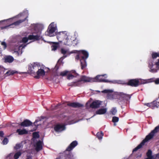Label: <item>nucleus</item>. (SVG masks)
I'll return each instance as SVG.
<instances>
[{"label": "nucleus", "mask_w": 159, "mask_h": 159, "mask_svg": "<svg viewBox=\"0 0 159 159\" xmlns=\"http://www.w3.org/2000/svg\"><path fill=\"white\" fill-rule=\"evenodd\" d=\"M67 79L69 80L73 79L75 76L71 74H67Z\"/></svg>", "instance_id": "473e14b6"}, {"label": "nucleus", "mask_w": 159, "mask_h": 159, "mask_svg": "<svg viewBox=\"0 0 159 159\" xmlns=\"http://www.w3.org/2000/svg\"><path fill=\"white\" fill-rule=\"evenodd\" d=\"M35 150L37 152H39L43 149L42 142L39 140L36 143L35 145Z\"/></svg>", "instance_id": "f3484780"}, {"label": "nucleus", "mask_w": 159, "mask_h": 159, "mask_svg": "<svg viewBox=\"0 0 159 159\" xmlns=\"http://www.w3.org/2000/svg\"><path fill=\"white\" fill-rule=\"evenodd\" d=\"M67 102V105L68 106L73 108H79L83 106V104L77 102Z\"/></svg>", "instance_id": "4468645a"}, {"label": "nucleus", "mask_w": 159, "mask_h": 159, "mask_svg": "<svg viewBox=\"0 0 159 159\" xmlns=\"http://www.w3.org/2000/svg\"><path fill=\"white\" fill-rule=\"evenodd\" d=\"M104 75H98L94 78H92L93 82H107L108 81L104 79H103V77L104 76Z\"/></svg>", "instance_id": "ddd939ff"}, {"label": "nucleus", "mask_w": 159, "mask_h": 159, "mask_svg": "<svg viewBox=\"0 0 159 159\" xmlns=\"http://www.w3.org/2000/svg\"><path fill=\"white\" fill-rule=\"evenodd\" d=\"M78 144L77 142L76 141H73L66 148L64 152L66 154L62 159L59 157L56 159H74L73 156L70 152Z\"/></svg>", "instance_id": "20e7f679"}, {"label": "nucleus", "mask_w": 159, "mask_h": 159, "mask_svg": "<svg viewBox=\"0 0 159 159\" xmlns=\"http://www.w3.org/2000/svg\"><path fill=\"white\" fill-rule=\"evenodd\" d=\"M88 52L84 50L80 51L76 56V59L79 60L80 61L81 69H84L87 66L86 60L89 57Z\"/></svg>", "instance_id": "7ed1b4c3"}, {"label": "nucleus", "mask_w": 159, "mask_h": 159, "mask_svg": "<svg viewBox=\"0 0 159 159\" xmlns=\"http://www.w3.org/2000/svg\"><path fill=\"white\" fill-rule=\"evenodd\" d=\"M53 44L51 46L52 50L55 51L58 47V44L57 43H53Z\"/></svg>", "instance_id": "b1692460"}, {"label": "nucleus", "mask_w": 159, "mask_h": 159, "mask_svg": "<svg viewBox=\"0 0 159 159\" xmlns=\"http://www.w3.org/2000/svg\"><path fill=\"white\" fill-rule=\"evenodd\" d=\"M159 57V53L153 52L152 54V57L153 59H155L157 57Z\"/></svg>", "instance_id": "a878e982"}, {"label": "nucleus", "mask_w": 159, "mask_h": 159, "mask_svg": "<svg viewBox=\"0 0 159 159\" xmlns=\"http://www.w3.org/2000/svg\"><path fill=\"white\" fill-rule=\"evenodd\" d=\"M33 137L34 138H39V136L38 133L37 132L33 133Z\"/></svg>", "instance_id": "f704fd0d"}, {"label": "nucleus", "mask_w": 159, "mask_h": 159, "mask_svg": "<svg viewBox=\"0 0 159 159\" xmlns=\"http://www.w3.org/2000/svg\"><path fill=\"white\" fill-rule=\"evenodd\" d=\"M27 16L23 20H18L16 22H14L12 24H11L10 25H19L20 23H22V22L25 21L26 18H27Z\"/></svg>", "instance_id": "4be33fe9"}, {"label": "nucleus", "mask_w": 159, "mask_h": 159, "mask_svg": "<svg viewBox=\"0 0 159 159\" xmlns=\"http://www.w3.org/2000/svg\"><path fill=\"white\" fill-rule=\"evenodd\" d=\"M66 129L65 125L63 124H58L55 125L54 127V131L57 133H60Z\"/></svg>", "instance_id": "9d476101"}, {"label": "nucleus", "mask_w": 159, "mask_h": 159, "mask_svg": "<svg viewBox=\"0 0 159 159\" xmlns=\"http://www.w3.org/2000/svg\"><path fill=\"white\" fill-rule=\"evenodd\" d=\"M21 153L20 152H18L16 153L14 156L15 159H18L19 157L21 155Z\"/></svg>", "instance_id": "c85d7f7f"}, {"label": "nucleus", "mask_w": 159, "mask_h": 159, "mask_svg": "<svg viewBox=\"0 0 159 159\" xmlns=\"http://www.w3.org/2000/svg\"><path fill=\"white\" fill-rule=\"evenodd\" d=\"M155 64L157 66V67L159 68V59L158 60V61L155 63Z\"/></svg>", "instance_id": "79ce46f5"}, {"label": "nucleus", "mask_w": 159, "mask_h": 159, "mask_svg": "<svg viewBox=\"0 0 159 159\" xmlns=\"http://www.w3.org/2000/svg\"><path fill=\"white\" fill-rule=\"evenodd\" d=\"M14 60V58L11 56H7L5 58V62L11 63Z\"/></svg>", "instance_id": "a211bd4d"}, {"label": "nucleus", "mask_w": 159, "mask_h": 159, "mask_svg": "<svg viewBox=\"0 0 159 159\" xmlns=\"http://www.w3.org/2000/svg\"><path fill=\"white\" fill-rule=\"evenodd\" d=\"M1 67V66H0V68Z\"/></svg>", "instance_id": "864d4df0"}, {"label": "nucleus", "mask_w": 159, "mask_h": 159, "mask_svg": "<svg viewBox=\"0 0 159 159\" xmlns=\"http://www.w3.org/2000/svg\"><path fill=\"white\" fill-rule=\"evenodd\" d=\"M69 72V71L67 70H65L61 72L60 74V75L64 76L67 75Z\"/></svg>", "instance_id": "c756f323"}, {"label": "nucleus", "mask_w": 159, "mask_h": 159, "mask_svg": "<svg viewBox=\"0 0 159 159\" xmlns=\"http://www.w3.org/2000/svg\"><path fill=\"white\" fill-rule=\"evenodd\" d=\"M16 133H18V134L22 135L28 134V131L25 129H18L16 131Z\"/></svg>", "instance_id": "aec40b11"}, {"label": "nucleus", "mask_w": 159, "mask_h": 159, "mask_svg": "<svg viewBox=\"0 0 159 159\" xmlns=\"http://www.w3.org/2000/svg\"><path fill=\"white\" fill-rule=\"evenodd\" d=\"M57 38L59 41L61 43L67 39V35L65 32H59L57 34Z\"/></svg>", "instance_id": "1a4fd4ad"}, {"label": "nucleus", "mask_w": 159, "mask_h": 159, "mask_svg": "<svg viewBox=\"0 0 159 159\" xmlns=\"http://www.w3.org/2000/svg\"><path fill=\"white\" fill-rule=\"evenodd\" d=\"M117 112L116 107L112 108L110 111V113L112 115H115Z\"/></svg>", "instance_id": "bb28decb"}, {"label": "nucleus", "mask_w": 159, "mask_h": 159, "mask_svg": "<svg viewBox=\"0 0 159 159\" xmlns=\"http://www.w3.org/2000/svg\"><path fill=\"white\" fill-rule=\"evenodd\" d=\"M14 125H20L23 127H28L31 125H32L33 123L29 120L25 119L24 120L23 122L19 123H13Z\"/></svg>", "instance_id": "f8f14e48"}, {"label": "nucleus", "mask_w": 159, "mask_h": 159, "mask_svg": "<svg viewBox=\"0 0 159 159\" xmlns=\"http://www.w3.org/2000/svg\"><path fill=\"white\" fill-rule=\"evenodd\" d=\"M104 135L103 133L102 132H98L97 134V137L98 138V139L100 140L102 139V137Z\"/></svg>", "instance_id": "393cba45"}, {"label": "nucleus", "mask_w": 159, "mask_h": 159, "mask_svg": "<svg viewBox=\"0 0 159 159\" xmlns=\"http://www.w3.org/2000/svg\"><path fill=\"white\" fill-rule=\"evenodd\" d=\"M155 159H159V153H157L156 155Z\"/></svg>", "instance_id": "49530a36"}, {"label": "nucleus", "mask_w": 159, "mask_h": 159, "mask_svg": "<svg viewBox=\"0 0 159 159\" xmlns=\"http://www.w3.org/2000/svg\"><path fill=\"white\" fill-rule=\"evenodd\" d=\"M26 159H32V157L30 155H27Z\"/></svg>", "instance_id": "de8ad7c7"}, {"label": "nucleus", "mask_w": 159, "mask_h": 159, "mask_svg": "<svg viewBox=\"0 0 159 159\" xmlns=\"http://www.w3.org/2000/svg\"><path fill=\"white\" fill-rule=\"evenodd\" d=\"M38 121H38V120H35V122H34V126H36V127H37L38 125H36V123L38 122Z\"/></svg>", "instance_id": "09e8293b"}, {"label": "nucleus", "mask_w": 159, "mask_h": 159, "mask_svg": "<svg viewBox=\"0 0 159 159\" xmlns=\"http://www.w3.org/2000/svg\"><path fill=\"white\" fill-rule=\"evenodd\" d=\"M154 82L156 84H159V79H157Z\"/></svg>", "instance_id": "c03bdc74"}, {"label": "nucleus", "mask_w": 159, "mask_h": 159, "mask_svg": "<svg viewBox=\"0 0 159 159\" xmlns=\"http://www.w3.org/2000/svg\"><path fill=\"white\" fill-rule=\"evenodd\" d=\"M26 46V44H22L18 47V48L20 49L21 47H22V48H24Z\"/></svg>", "instance_id": "58836bf2"}, {"label": "nucleus", "mask_w": 159, "mask_h": 159, "mask_svg": "<svg viewBox=\"0 0 159 159\" xmlns=\"http://www.w3.org/2000/svg\"><path fill=\"white\" fill-rule=\"evenodd\" d=\"M18 73V71L16 70H9L6 73L7 76L13 75L15 74H17Z\"/></svg>", "instance_id": "5701e85b"}, {"label": "nucleus", "mask_w": 159, "mask_h": 159, "mask_svg": "<svg viewBox=\"0 0 159 159\" xmlns=\"http://www.w3.org/2000/svg\"><path fill=\"white\" fill-rule=\"evenodd\" d=\"M8 142V139L7 138H5L2 141V143L3 144H6Z\"/></svg>", "instance_id": "c9c22d12"}, {"label": "nucleus", "mask_w": 159, "mask_h": 159, "mask_svg": "<svg viewBox=\"0 0 159 159\" xmlns=\"http://www.w3.org/2000/svg\"><path fill=\"white\" fill-rule=\"evenodd\" d=\"M146 80H142L141 81L139 79H135L128 80L125 84L127 85L133 87H137L139 85L147 83Z\"/></svg>", "instance_id": "423d86ee"}, {"label": "nucleus", "mask_w": 159, "mask_h": 159, "mask_svg": "<svg viewBox=\"0 0 159 159\" xmlns=\"http://www.w3.org/2000/svg\"><path fill=\"white\" fill-rule=\"evenodd\" d=\"M154 66L152 62H151L150 63H149L148 65V67L150 68V69L153 68V66Z\"/></svg>", "instance_id": "a19ab883"}, {"label": "nucleus", "mask_w": 159, "mask_h": 159, "mask_svg": "<svg viewBox=\"0 0 159 159\" xmlns=\"http://www.w3.org/2000/svg\"><path fill=\"white\" fill-rule=\"evenodd\" d=\"M61 52L63 54H65L66 53L67 51L62 48L61 49Z\"/></svg>", "instance_id": "e433bc0d"}, {"label": "nucleus", "mask_w": 159, "mask_h": 159, "mask_svg": "<svg viewBox=\"0 0 159 159\" xmlns=\"http://www.w3.org/2000/svg\"><path fill=\"white\" fill-rule=\"evenodd\" d=\"M152 152L151 150L149 149L146 153L147 157L145 159H153L154 156L152 155Z\"/></svg>", "instance_id": "6ab92c4d"}, {"label": "nucleus", "mask_w": 159, "mask_h": 159, "mask_svg": "<svg viewBox=\"0 0 159 159\" xmlns=\"http://www.w3.org/2000/svg\"><path fill=\"white\" fill-rule=\"evenodd\" d=\"M101 102L98 100L93 101L90 105V107L92 108H97L100 107Z\"/></svg>", "instance_id": "2eb2a0df"}, {"label": "nucleus", "mask_w": 159, "mask_h": 159, "mask_svg": "<svg viewBox=\"0 0 159 159\" xmlns=\"http://www.w3.org/2000/svg\"><path fill=\"white\" fill-rule=\"evenodd\" d=\"M102 93H109V90H104L103 91H102Z\"/></svg>", "instance_id": "a18cd8bd"}, {"label": "nucleus", "mask_w": 159, "mask_h": 159, "mask_svg": "<svg viewBox=\"0 0 159 159\" xmlns=\"http://www.w3.org/2000/svg\"><path fill=\"white\" fill-rule=\"evenodd\" d=\"M21 144L20 143L17 144H16L15 146L14 147V148L16 150H18L21 148Z\"/></svg>", "instance_id": "72a5a7b5"}, {"label": "nucleus", "mask_w": 159, "mask_h": 159, "mask_svg": "<svg viewBox=\"0 0 159 159\" xmlns=\"http://www.w3.org/2000/svg\"><path fill=\"white\" fill-rule=\"evenodd\" d=\"M150 71L152 72L155 73L157 72V70L156 69L152 68V69H150Z\"/></svg>", "instance_id": "ea45409f"}, {"label": "nucleus", "mask_w": 159, "mask_h": 159, "mask_svg": "<svg viewBox=\"0 0 159 159\" xmlns=\"http://www.w3.org/2000/svg\"><path fill=\"white\" fill-rule=\"evenodd\" d=\"M41 31L38 32L36 34H31L29 35V39L33 40V41H38L40 40H43V39L41 35Z\"/></svg>", "instance_id": "0eeeda50"}, {"label": "nucleus", "mask_w": 159, "mask_h": 159, "mask_svg": "<svg viewBox=\"0 0 159 159\" xmlns=\"http://www.w3.org/2000/svg\"><path fill=\"white\" fill-rule=\"evenodd\" d=\"M158 131H159V125L156 126L153 130H152L148 135L146 136L145 139L142 141L140 144L133 149V152H136L138 149L141 148L146 142L152 139L155 134Z\"/></svg>", "instance_id": "f03ea898"}, {"label": "nucleus", "mask_w": 159, "mask_h": 159, "mask_svg": "<svg viewBox=\"0 0 159 159\" xmlns=\"http://www.w3.org/2000/svg\"><path fill=\"white\" fill-rule=\"evenodd\" d=\"M14 52L15 53H16V54H17V55L18 56L19 55V52L18 51H14Z\"/></svg>", "instance_id": "3c124183"}, {"label": "nucleus", "mask_w": 159, "mask_h": 159, "mask_svg": "<svg viewBox=\"0 0 159 159\" xmlns=\"http://www.w3.org/2000/svg\"><path fill=\"white\" fill-rule=\"evenodd\" d=\"M64 40L65 41L63 43L65 44L68 46H70L71 44V41L68 38L67 39H65Z\"/></svg>", "instance_id": "cd10ccee"}, {"label": "nucleus", "mask_w": 159, "mask_h": 159, "mask_svg": "<svg viewBox=\"0 0 159 159\" xmlns=\"http://www.w3.org/2000/svg\"><path fill=\"white\" fill-rule=\"evenodd\" d=\"M40 64L38 62H34L31 64L29 68L30 73L34 75V77L36 79H39L41 76L43 77L45 75V72L43 69H39L40 67Z\"/></svg>", "instance_id": "f257e3e1"}, {"label": "nucleus", "mask_w": 159, "mask_h": 159, "mask_svg": "<svg viewBox=\"0 0 159 159\" xmlns=\"http://www.w3.org/2000/svg\"><path fill=\"white\" fill-rule=\"evenodd\" d=\"M145 105L153 109L155 107H158L159 106V102H157L156 101H153L151 103H145Z\"/></svg>", "instance_id": "dca6fc26"}, {"label": "nucleus", "mask_w": 159, "mask_h": 159, "mask_svg": "<svg viewBox=\"0 0 159 159\" xmlns=\"http://www.w3.org/2000/svg\"><path fill=\"white\" fill-rule=\"evenodd\" d=\"M93 80L92 78L87 77L85 75H83L77 81L71 83L70 86H80L83 83L87 82H93Z\"/></svg>", "instance_id": "39448f33"}, {"label": "nucleus", "mask_w": 159, "mask_h": 159, "mask_svg": "<svg viewBox=\"0 0 159 159\" xmlns=\"http://www.w3.org/2000/svg\"><path fill=\"white\" fill-rule=\"evenodd\" d=\"M75 73V71H73V73Z\"/></svg>", "instance_id": "603ef678"}, {"label": "nucleus", "mask_w": 159, "mask_h": 159, "mask_svg": "<svg viewBox=\"0 0 159 159\" xmlns=\"http://www.w3.org/2000/svg\"><path fill=\"white\" fill-rule=\"evenodd\" d=\"M61 105L59 104H58L55 106V109H57L58 108V106H60Z\"/></svg>", "instance_id": "8fccbe9b"}, {"label": "nucleus", "mask_w": 159, "mask_h": 159, "mask_svg": "<svg viewBox=\"0 0 159 159\" xmlns=\"http://www.w3.org/2000/svg\"><path fill=\"white\" fill-rule=\"evenodd\" d=\"M107 111L106 108H101L98 110L96 112V113L98 115H102L105 114Z\"/></svg>", "instance_id": "412c9836"}, {"label": "nucleus", "mask_w": 159, "mask_h": 159, "mask_svg": "<svg viewBox=\"0 0 159 159\" xmlns=\"http://www.w3.org/2000/svg\"><path fill=\"white\" fill-rule=\"evenodd\" d=\"M1 45L4 46V49H5L7 47V45L6 43L4 42H2L1 43Z\"/></svg>", "instance_id": "4c0bfd02"}, {"label": "nucleus", "mask_w": 159, "mask_h": 159, "mask_svg": "<svg viewBox=\"0 0 159 159\" xmlns=\"http://www.w3.org/2000/svg\"><path fill=\"white\" fill-rule=\"evenodd\" d=\"M117 95L119 96V98L122 100L128 101L130 100L132 94L129 95L123 92H119L117 93Z\"/></svg>", "instance_id": "9b49d317"}, {"label": "nucleus", "mask_w": 159, "mask_h": 159, "mask_svg": "<svg viewBox=\"0 0 159 159\" xmlns=\"http://www.w3.org/2000/svg\"><path fill=\"white\" fill-rule=\"evenodd\" d=\"M119 120V118L118 117L113 116L112 118V122L113 123H116L118 122Z\"/></svg>", "instance_id": "7c9ffc66"}, {"label": "nucleus", "mask_w": 159, "mask_h": 159, "mask_svg": "<svg viewBox=\"0 0 159 159\" xmlns=\"http://www.w3.org/2000/svg\"><path fill=\"white\" fill-rule=\"evenodd\" d=\"M56 30V27L54 26L53 23H51L48 26L47 31V35L50 37L53 36V33Z\"/></svg>", "instance_id": "6e6552de"}, {"label": "nucleus", "mask_w": 159, "mask_h": 159, "mask_svg": "<svg viewBox=\"0 0 159 159\" xmlns=\"http://www.w3.org/2000/svg\"><path fill=\"white\" fill-rule=\"evenodd\" d=\"M4 134L2 131H0V136L1 137H3Z\"/></svg>", "instance_id": "37998d69"}, {"label": "nucleus", "mask_w": 159, "mask_h": 159, "mask_svg": "<svg viewBox=\"0 0 159 159\" xmlns=\"http://www.w3.org/2000/svg\"><path fill=\"white\" fill-rule=\"evenodd\" d=\"M28 40H29V36L28 37H25L23 38L22 39V42L24 43H25L27 42Z\"/></svg>", "instance_id": "2f4dec72"}]
</instances>
